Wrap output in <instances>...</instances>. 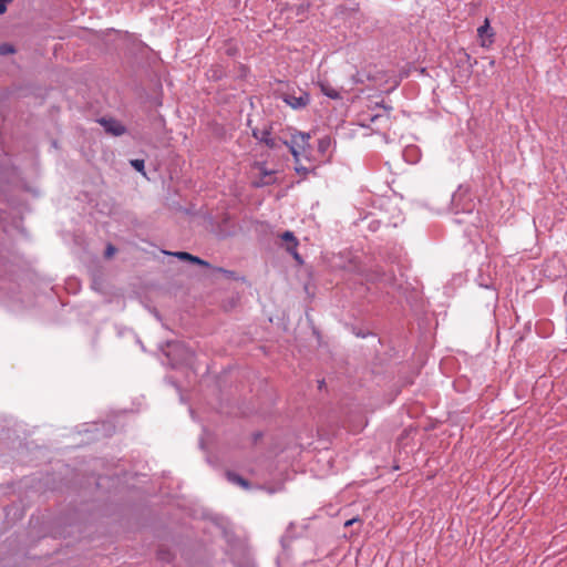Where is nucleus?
Listing matches in <instances>:
<instances>
[{
	"label": "nucleus",
	"mask_w": 567,
	"mask_h": 567,
	"mask_svg": "<svg viewBox=\"0 0 567 567\" xmlns=\"http://www.w3.org/2000/svg\"><path fill=\"white\" fill-rule=\"evenodd\" d=\"M100 123L104 126L105 131L115 135L120 136L124 134L125 127L116 120L113 118H102Z\"/></svg>",
	"instance_id": "nucleus-6"
},
{
	"label": "nucleus",
	"mask_w": 567,
	"mask_h": 567,
	"mask_svg": "<svg viewBox=\"0 0 567 567\" xmlns=\"http://www.w3.org/2000/svg\"><path fill=\"white\" fill-rule=\"evenodd\" d=\"M282 100L293 110H300L310 103V95L303 91H299V95H296L295 92H286L282 94Z\"/></svg>",
	"instance_id": "nucleus-2"
},
{
	"label": "nucleus",
	"mask_w": 567,
	"mask_h": 567,
	"mask_svg": "<svg viewBox=\"0 0 567 567\" xmlns=\"http://www.w3.org/2000/svg\"><path fill=\"white\" fill-rule=\"evenodd\" d=\"M13 52H14V49L12 45L7 44V43L0 45V54L1 55H7V54H10Z\"/></svg>",
	"instance_id": "nucleus-12"
},
{
	"label": "nucleus",
	"mask_w": 567,
	"mask_h": 567,
	"mask_svg": "<svg viewBox=\"0 0 567 567\" xmlns=\"http://www.w3.org/2000/svg\"><path fill=\"white\" fill-rule=\"evenodd\" d=\"M254 167L259 172V177L252 181L255 187H262L275 183V172L268 171L265 164L256 163Z\"/></svg>",
	"instance_id": "nucleus-4"
},
{
	"label": "nucleus",
	"mask_w": 567,
	"mask_h": 567,
	"mask_svg": "<svg viewBox=\"0 0 567 567\" xmlns=\"http://www.w3.org/2000/svg\"><path fill=\"white\" fill-rule=\"evenodd\" d=\"M131 165L137 171V172H141L143 174L144 173V161L143 159H132L131 161Z\"/></svg>",
	"instance_id": "nucleus-11"
},
{
	"label": "nucleus",
	"mask_w": 567,
	"mask_h": 567,
	"mask_svg": "<svg viewBox=\"0 0 567 567\" xmlns=\"http://www.w3.org/2000/svg\"><path fill=\"white\" fill-rule=\"evenodd\" d=\"M320 89H321V92L327 95L328 97L330 99H333V100H337V99H340L341 95L339 93L338 90H336L334 87H332L330 84L328 83H324V82H321L320 83Z\"/></svg>",
	"instance_id": "nucleus-7"
},
{
	"label": "nucleus",
	"mask_w": 567,
	"mask_h": 567,
	"mask_svg": "<svg viewBox=\"0 0 567 567\" xmlns=\"http://www.w3.org/2000/svg\"><path fill=\"white\" fill-rule=\"evenodd\" d=\"M477 38L482 48H491L494 43L495 32L491 28L489 20L486 18L484 23L477 29Z\"/></svg>",
	"instance_id": "nucleus-3"
},
{
	"label": "nucleus",
	"mask_w": 567,
	"mask_h": 567,
	"mask_svg": "<svg viewBox=\"0 0 567 567\" xmlns=\"http://www.w3.org/2000/svg\"><path fill=\"white\" fill-rule=\"evenodd\" d=\"M12 2V0H0V14L4 13L7 10V6Z\"/></svg>",
	"instance_id": "nucleus-13"
},
{
	"label": "nucleus",
	"mask_w": 567,
	"mask_h": 567,
	"mask_svg": "<svg viewBox=\"0 0 567 567\" xmlns=\"http://www.w3.org/2000/svg\"><path fill=\"white\" fill-rule=\"evenodd\" d=\"M227 478L231 483L238 484L239 486H241L244 488H248V486H249V483L245 478H243L241 476H239V475H237L235 473L228 472L227 473Z\"/></svg>",
	"instance_id": "nucleus-9"
},
{
	"label": "nucleus",
	"mask_w": 567,
	"mask_h": 567,
	"mask_svg": "<svg viewBox=\"0 0 567 567\" xmlns=\"http://www.w3.org/2000/svg\"><path fill=\"white\" fill-rule=\"evenodd\" d=\"M261 141L270 148H276L278 146L276 138L271 137L269 133H264Z\"/></svg>",
	"instance_id": "nucleus-10"
},
{
	"label": "nucleus",
	"mask_w": 567,
	"mask_h": 567,
	"mask_svg": "<svg viewBox=\"0 0 567 567\" xmlns=\"http://www.w3.org/2000/svg\"><path fill=\"white\" fill-rule=\"evenodd\" d=\"M357 522V518H352V519H349L344 523V526L348 527V526H351L353 523Z\"/></svg>",
	"instance_id": "nucleus-16"
},
{
	"label": "nucleus",
	"mask_w": 567,
	"mask_h": 567,
	"mask_svg": "<svg viewBox=\"0 0 567 567\" xmlns=\"http://www.w3.org/2000/svg\"><path fill=\"white\" fill-rule=\"evenodd\" d=\"M309 134L297 132L291 135L289 142H285V144L289 147L296 163H298L300 157L305 155L307 148L309 147Z\"/></svg>",
	"instance_id": "nucleus-1"
},
{
	"label": "nucleus",
	"mask_w": 567,
	"mask_h": 567,
	"mask_svg": "<svg viewBox=\"0 0 567 567\" xmlns=\"http://www.w3.org/2000/svg\"><path fill=\"white\" fill-rule=\"evenodd\" d=\"M175 256L183 260H189L194 264H198V265L206 266V267L208 266V262H206L205 260H202L200 258L193 256L185 251L176 252Z\"/></svg>",
	"instance_id": "nucleus-8"
},
{
	"label": "nucleus",
	"mask_w": 567,
	"mask_h": 567,
	"mask_svg": "<svg viewBox=\"0 0 567 567\" xmlns=\"http://www.w3.org/2000/svg\"><path fill=\"white\" fill-rule=\"evenodd\" d=\"M330 144V141L328 138H322L319 141V148L321 151H324Z\"/></svg>",
	"instance_id": "nucleus-14"
},
{
	"label": "nucleus",
	"mask_w": 567,
	"mask_h": 567,
	"mask_svg": "<svg viewBox=\"0 0 567 567\" xmlns=\"http://www.w3.org/2000/svg\"><path fill=\"white\" fill-rule=\"evenodd\" d=\"M114 252H115V247H114V246H112V245H109V246L106 247L105 256H106L107 258H110V257H112V256L114 255Z\"/></svg>",
	"instance_id": "nucleus-15"
},
{
	"label": "nucleus",
	"mask_w": 567,
	"mask_h": 567,
	"mask_svg": "<svg viewBox=\"0 0 567 567\" xmlns=\"http://www.w3.org/2000/svg\"><path fill=\"white\" fill-rule=\"evenodd\" d=\"M280 238L281 240L286 244V250L291 254V256L293 257V259L296 261H298L299 264L302 262V259L300 257V255L298 254L297 251V247L299 245V241L298 239L296 238V236L293 235L292 231H285L280 235Z\"/></svg>",
	"instance_id": "nucleus-5"
}]
</instances>
